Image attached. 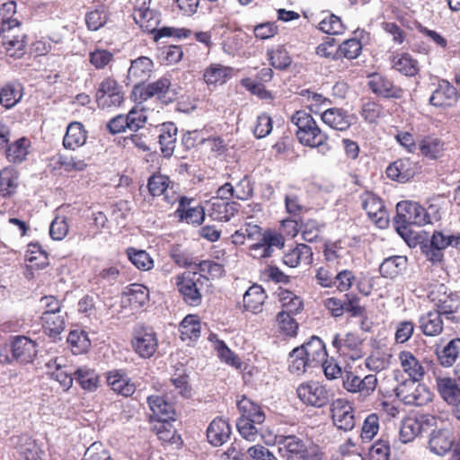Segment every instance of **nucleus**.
Here are the masks:
<instances>
[{
    "instance_id": "nucleus-1",
    "label": "nucleus",
    "mask_w": 460,
    "mask_h": 460,
    "mask_svg": "<svg viewBox=\"0 0 460 460\" xmlns=\"http://www.w3.org/2000/svg\"><path fill=\"white\" fill-rule=\"evenodd\" d=\"M290 120L297 128L296 136L298 141L309 147H318L323 154L329 151L328 136L322 131L312 115L304 110L294 112Z\"/></svg>"
},
{
    "instance_id": "nucleus-2",
    "label": "nucleus",
    "mask_w": 460,
    "mask_h": 460,
    "mask_svg": "<svg viewBox=\"0 0 460 460\" xmlns=\"http://www.w3.org/2000/svg\"><path fill=\"white\" fill-rule=\"evenodd\" d=\"M430 223V217L423 207L416 202L403 200L396 205L394 226L397 233L404 239L410 234L409 226H425Z\"/></svg>"
},
{
    "instance_id": "nucleus-3",
    "label": "nucleus",
    "mask_w": 460,
    "mask_h": 460,
    "mask_svg": "<svg viewBox=\"0 0 460 460\" xmlns=\"http://www.w3.org/2000/svg\"><path fill=\"white\" fill-rule=\"evenodd\" d=\"M133 18L136 23L144 31L155 33V40H158L163 37H174L178 39L188 38L190 34V31L187 29L163 27L157 30L159 16L151 9L141 11V13H133Z\"/></svg>"
},
{
    "instance_id": "nucleus-4",
    "label": "nucleus",
    "mask_w": 460,
    "mask_h": 460,
    "mask_svg": "<svg viewBox=\"0 0 460 460\" xmlns=\"http://www.w3.org/2000/svg\"><path fill=\"white\" fill-rule=\"evenodd\" d=\"M1 32L6 53L15 58L22 57L25 53L26 36L21 31L20 22L15 19L4 20Z\"/></svg>"
},
{
    "instance_id": "nucleus-5",
    "label": "nucleus",
    "mask_w": 460,
    "mask_h": 460,
    "mask_svg": "<svg viewBox=\"0 0 460 460\" xmlns=\"http://www.w3.org/2000/svg\"><path fill=\"white\" fill-rule=\"evenodd\" d=\"M420 380L408 379L394 389L395 395L406 405L422 406L431 401L429 388L419 383Z\"/></svg>"
},
{
    "instance_id": "nucleus-6",
    "label": "nucleus",
    "mask_w": 460,
    "mask_h": 460,
    "mask_svg": "<svg viewBox=\"0 0 460 460\" xmlns=\"http://www.w3.org/2000/svg\"><path fill=\"white\" fill-rule=\"evenodd\" d=\"M296 394L305 404L315 408L326 406L333 397L332 389L315 381L301 384Z\"/></svg>"
},
{
    "instance_id": "nucleus-7",
    "label": "nucleus",
    "mask_w": 460,
    "mask_h": 460,
    "mask_svg": "<svg viewBox=\"0 0 460 460\" xmlns=\"http://www.w3.org/2000/svg\"><path fill=\"white\" fill-rule=\"evenodd\" d=\"M208 279L197 273H188L178 278L177 288L183 300L190 305L201 304V289Z\"/></svg>"
},
{
    "instance_id": "nucleus-8",
    "label": "nucleus",
    "mask_w": 460,
    "mask_h": 460,
    "mask_svg": "<svg viewBox=\"0 0 460 460\" xmlns=\"http://www.w3.org/2000/svg\"><path fill=\"white\" fill-rule=\"evenodd\" d=\"M448 246L460 250V234L435 232L431 237L430 244L422 246V251L429 261L437 263L442 261V251Z\"/></svg>"
},
{
    "instance_id": "nucleus-9",
    "label": "nucleus",
    "mask_w": 460,
    "mask_h": 460,
    "mask_svg": "<svg viewBox=\"0 0 460 460\" xmlns=\"http://www.w3.org/2000/svg\"><path fill=\"white\" fill-rule=\"evenodd\" d=\"M429 300L434 305V311L439 313L447 319H452L451 315L460 307V300L457 295L452 292L447 293L444 285H438L429 295Z\"/></svg>"
},
{
    "instance_id": "nucleus-10",
    "label": "nucleus",
    "mask_w": 460,
    "mask_h": 460,
    "mask_svg": "<svg viewBox=\"0 0 460 460\" xmlns=\"http://www.w3.org/2000/svg\"><path fill=\"white\" fill-rule=\"evenodd\" d=\"M124 100L121 87L112 78H105L99 85L96 102L101 109L118 108Z\"/></svg>"
},
{
    "instance_id": "nucleus-11",
    "label": "nucleus",
    "mask_w": 460,
    "mask_h": 460,
    "mask_svg": "<svg viewBox=\"0 0 460 460\" xmlns=\"http://www.w3.org/2000/svg\"><path fill=\"white\" fill-rule=\"evenodd\" d=\"M132 346L141 358L152 357L158 347L156 333L152 328L137 326L134 331Z\"/></svg>"
},
{
    "instance_id": "nucleus-12",
    "label": "nucleus",
    "mask_w": 460,
    "mask_h": 460,
    "mask_svg": "<svg viewBox=\"0 0 460 460\" xmlns=\"http://www.w3.org/2000/svg\"><path fill=\"white\" fill-rule=\"evenodd\" d=\"M257 241L250 248L251 254L255 259L270 257L275 249L280 250L285 244L283 235L270 230L264 232L262 237Z\"/></svg>"
},
{
    "instance_id": "nucleus-13",
    "label": "nucleus",
    "mask_w": 460,
    "mask_h": 460,
    "mask_svg": "<svg viewBox=\"0 0 460 460\" xmlns=\"http://www.w3.org/2000/svg\"><path fill=\"white\" fill-rule=\"evenodd\" d=\"M332 419L333 424L344 431L353 429L356 424L354 409L350 403L344 399H337L331 406Z\"/></svg>"
},
{
    "instance_id": "nucleus-14",
    "label": "nucleus",
    "mask_w": 460,
    "mask_h": 460,
    "mask_svg": "<svg viewBox=\"0 0 460 460\" xmlns=\"http://www.w3.org/2000/svg\"><path fill=\"white\" fill-rule=\"evenodd\" d=\"M432 420L433 417L429 415H420L403 419L399 430L400 441L404 444L411 442L420 434L426 431V427L429 425Z\"/></svg>"
},
{
    "instance_id": "nucleus-15",
    "label": "nucleus",
    "mask_w": 460,
    "mask_h": 460,
    "mask_svg": "<svg viewBox=\"0 0 460 460\" xmlns=\"http://www.w3.org/2000/svg\"><path fill=\"white\" fill-rule=\"evenodd\" d=\"M174 397L172 391L170 394L165 393L164 396L150 395L147 397L149 408L158 421L164 423L174 420L175 413L172 406Z\"/></svg>"
},
{
    "instance_id": "nucleus-16",
    "label": "nucleus",
    "mask_w": 460,
    "mask_h": 460,
    "mask_svg": "<svg viewBox=\"0 0 460 460\" xmlns=\"http://www.w3.org/2000/svg\"><path fill=\"white\" fill-rule=\"evenodd\" d=\"M360 201L363 209L367 212L369 218L380 228L385 227L387 218L382 199L376 195L366 191L360 195Z\"/></svg>"
},
{
    "instance_id": "nucleus-17",
    "label": "nucleus",
    "mask_w": 460,
    "mask_h": 460,
    "mask_svg": "<svg viewBox=\"0 0 460 460\" xmlns=\"http://www.w3.org/2000/svg\"><path fill=\"white\" fill-rule=\"evenodd\" d=\"M277 443L279 453L287 460H302L306 453V445L295 435L281 436Z\"/></svg>"
},
{
    "instance_id": "nucleus-18",
    "label": "nucleus",
    "mask_w": 460,
    "mask_h": 460,
    "mask_svg": "<svg viewBox=\"0 0 460 460\" xmlns=\"http://www.w3.org/2000/svg\"><path fill=\"white\" fill-rule=\"evenodd\" d=\"M367 85L375 94L383 98L401 99L403 95L402 89L379 74L370 75Z\"/></svg>"
},
{
    "instance_id": "nucleus-19",
    "label": "nucleus",
    "mask_w": 460,
    "mask_h": 460,
    "mask_svg": "<svg viewBox=\"0 0 460 460\" xmlns=\"http://www.w3.org/2000/svg\"><path fill=\"white\" fill-rule=\"evenodd\" d=\"M154 63L147 57H139L131 61V65L128 70V84L135 86H141L142 83L146 81L153 71Z\"/></svg>"
},
{
    "instance_id": "nucleus-20",
    "label": "nucleus",
    "mask_w": 460,
    "mask_h": 460,
    "mask_svg": "<svg viewBox=\"0 0 460 460\" xmlns=\"http://www.w3.org/2000/svg\"><path fill=\"white\" fill-rule=\"evenodd\" d=\"M455 443L454 434L449 429L442 428L434 429L429 439V450L438 456H445Z\"/></svg>"
},
{
    "instance_id": "nucleus-21",
    "label": "nucleus",
    "mask_w": 460,
    "mask_h": 460,
    "mask_svg": "<svg viewBox=\"0 0 460 460\" xmlns=\"http://www.w3.org/2000/svg\"><path fill=\"white\" fill-rule=\"evenodd\" d=\"M170 86L171 81L166 77H162L155 83L146 85L135 86L133 93L136 96V99L139 102H146L153 97H157L159 100H163Z\"/></svg>"
},
{
    "instance_id": "nucleus-22",
    "label": "nucleus",
    "mask_w": 460,
    "mask_h": 460,
    "mask_svg": "<svg viewBox=\"0 0 460 460\" xmlns=\"http://www.w3.org/2000/svg\"><path fill=\"white\" fill-rule=\"evenodd\" d=\"M12 355L21 363L31 362L37 354L36 343L25 336H16L12 341Z\"/></svg>"
},
{
    "instance_id": "nucleus-23",
    "label": "nucleus",
    "mask_w": 460,
    "mask_h": 460,
    "mask_svg": "<svg viewBox=\"0 0 460 460\" xmlns=\"http://www.w3.org/2000/svg\"><path fill=\"white\" fill-rule=\"evenodd\" d=\"M208 213L213 220L229 221L237 213V204L220 198H212L208 201Z\"/></svg>"
},
{
    "instance_id": "nucleus-24",
    "label": "nucleus",
    "mask_w": 460,
    "mask_h": 460,
    "mask_svg": "<svg viewBox=\"0 0 460 460\" xmlns=\"http://www.w3.org/2000/svg\"><path fill=\"white\" fill-rule=\"evenodd\" d=\"M456 89L446 80L438 83L429 98V103L435 107H449L456 102Z\"/></svg>"
},
{
    "instance_id": "nucleus-25",
    "label": "nucleus",
    "mask_w": 460,
    "mask_h": 460,
    "mask_svg": "<svg viewBox=\"0 0 460 460\" xmlns=\"http://www.w3.org/2000/svg\"><path fill=\"white\" fill-rule=\"evenodd\" d=\"M107 383L116 394L128 397L136 391L135 385L121 370H112L107 374Z\"/></svg>"
},
{
    "instance_id": "nucleus-26",
    "label": "nucleus",
    "mask_w": 460,
    "mask_h": 460,
    "mask_svg": "<svg viewBox=\"0 0 460 460\" xmlns=\"http://www.w3.org/2000/svg\"><path fill=\"white\" fill-rule=\"evenodd\" d=\"M299 349L303 350V354L314 367L320 365V363L327 358L325 345L323 341L316 336L311 337L310 340L300 346Z\"/></svg>"
},
{
    "instance_id": "nucleus-27",
    "label": "nucleus",
    "mask_w": 460,
    "mask_h": 460,
    "mask_svg": "<svg viewBox=\"0 0 460 460\" xmlns=\"http://www.w3.org/2000/svg\"><path fill=\"white\" fill-rule=\"evenodd\" d=\"M170 182L169 178L164 174L156 173L151 175L147 181V189L150 195L153 197L164 195V199L167 203H174L177 200V197L174 192H172V196L169 195Z\"/></svg>"
},
{
    "instance_id": "nucleus-28",
    "label": "nucleus",
    "mask_w": 460,
    "mask_h": 460,
    "mask_svg": "<svg viewBox=\"0 0 460 460\" xmlns=\"http://www.w3.org/2000/svg\"><path fill=\"white\" fill-rule=\"evenodd\" d=\"M230 435V425L221 418L213 420L207 429L208 439L214 447L222 446L229 439Z\"/></svg>"
},
{
    "instance_id": "nucleus-29",
    "label": "nucleus",
    "mask_w": 460,
    "mask_h": 460,
    "mask_svg": "<svg viewBox=\"0 0 460 460\" xmlns=\"http://www.w3.org/2000/svg\"><path fill=\"white\" fill-rule=\"evenodd\" d=\"M400 366L409 379L421 380L425 375V368L419 359L410 351H401L398 355Z\"/></svg>"
},
{
    "instance_id": "nucleus-30",
    "label": "nucleus",
    "mask_w": 460,
    "mask_h": 460,
    "mask_svg": "<svg viewBox=\"0 0 460 460\" xmlns=\"http://www.w3.org/2000/svg\"><path fill=\"white\" fill-rule=\"evenodd\" d=\"M283 263L290 268H296L300 263L310 265L313 261V251L310 246L299 243L283 255Z\"/></svg>"
},
{
    "instance_id": "nucleus-31",
    "label": "nucleus",
    "mask_w": 460,
    "mask_h": 460,
    "mask_svg": "<svg viewBox=\"0 0 460 460\" xmlns=\"http://www.w3.org/2000/svg\"><path fill=\"white\" fill-rule=\"evenodd\" d=\"M414 174V164L408 158L398 159L391 164L386 169L387 177L400 182L409 181Z\"/></svg>"
},
{
    "instance_id": "nucleus-32",
    "label": "nucleus",
    "mask_w": 460,
    "mask_h": 460,
    "mask_svg": "<svg viewBox=\"0 0 460 460\" xmlns=\"http://www.w3.org/2000/svg\"><path fill=\"white\" fill-rule=\"evenodd\" d=\"M191 199L186 197H181L179 200V207L176 212L181 219H184L189 224L200 225L205 219V209L201 206H190Z\"/></svg>"
},
{
    "instance_id": "nucleus-33",
    "label": "nucleus",
    "mask_w": 460,
    "mask_h": 460,
    "mask_svg": "<svg viewBox=\"0 0 460 460\" xmlns=\"http://www.w3.org/2000/svg\"><path fill=\"white\" fill-rule=\"evenodd\" d=\"M177 127L172 122H165L159 128V144L164 157H171L174 152Z\"/></svg>"
},
{
    "instance_id": "nucleus-34",
    "label": "nucleus",
    "mask_w": 460,
    "mask_h": 460,
    "mask_svg": "<svg viewBox=\"0 0 460 460\" xmlns=\"http://www.w3.org/2000/svg\"><path fill=\"white\" fill-rule=\"evenodd\" d=\"M233 68L218 63L209 65L203 74L208 85H217L226 83L233 76Z\"/></svg>"
},
{
    "instance_id": "nucleus-35",
    "label": "nucleus",
    "mask_w": 460,
    "mask_h": 460,
    "mask_svg": "<svg viewBox=\"0 0 460 460\" xmlns=\"http://www.w3.org/2000/svg\"><path fill=\"white\" fill-rule=\"evenodd\" d=\"M418 146L423 156L432 160L441 157L446 150V143L435 135L424 137Z\"/></svg>"
},
{
    "instance_id": "nucleus-36",
    "label": "nucleus",
    "mask_w": 460,
    "mask_h": 460,
    "mask_svg": "<svg viewBox=\"0 0 460 460\" xmlns=\"http://www.w3.org/2000/svg\"><path fill=\"white\" fill-rule=\"evenodd\" d=\"M436 385L440 396L449 404L457 402L460 397V378L458 383L448 376H438Z\"/></svg>"
},
{
    "instance_id": "nucleus-37",
    "label": "nucleus",
    "mask_w": 460,
    "mask_h": 460,
    "mask_svg": "<svg viewBox=\"0 0 460 460\" xmlns=\"http://www.w3.org/2000/svg\"><path fill=\"white\" fill-rule=\"evenodd\" d=\"M87 133L84 125L80 122H72L66 128V135L63 139L65 148L75 150L86 142Z\"/></svg>"
},
{
    "instance_id": "nucleus-38",
    "label": "nucleus",
    "mask_w": 460,
    "mask_h": 460,
    "mask_svg": "<svg viewBox=\"0 0 460 460\" xmlns=\"http://www.w3.org/2000/svg\"><path fill=\"white\" fill-rule=\"evenodd\" d=\"M322 120L330 128L336 130H345L349 128L351 124V119L348 113L338 108L324 111L322 114Z\"/></svg>"
},
{
    "instance_id": "nucleus-39",
    "label": "nucleus",
    "mask_w": 460,
    "mask_h": 460,
    "mask_svg": "<svg viewBox=\"0 0 460 460\" xmlns=\"http://www.w3.org/2000/svg\"><path fill=\"white\" fill-rule=\"evenodd\" d=\"M42 326L48 335L57 339L66 327V313L42 314Z\"/></svg>"
},
{
    "instance_id": "nucleus-40",
    "label": "nucleus",
    "mask_w": 460,
    "mask_h": 460,
    "mask_svg": "<svg viewBox=\"0 0 460 460\" xmlns=\"http://www.w3.org/2000/svg\"><path fill=\"white\" fill-rule=\"evenodd\" d=\"M420 328L426 336H438L443 331V322L439 313L429 311L419 319Z\"/></svg>"
},
{
    "instance_id": "nucleus-41",
    "label": "nucleus",
    "mask_w": 460,
    "mask_h": 460,
    "mask_svg": "<svg viewBox=\"0 0 460 460\" xmlns=\"http://www.w3.org/2000/svg\"><path fill=\"white\" fill-rule=\"evenodd\" d=\"M267 295L260 285H252L243 295V305L246 310L254 314L261 312Z\"/></svg>"
},
{
    "instance_id": "nucleus-42",
    "label": "nucleus",
    "mask_w": 460,
    "mask_h": 460,
    "mask_svg": "<svg viewBox=\"0 0 460 460\" xmlns=\"http://www.w3.org/2000/svg\"><path fill=\"white\" fill-rule=\"evenodd\" d=\"M123 296L133 308L137 309L148 302L149 290L142 284L134 283L126 288Z\"/></svg>"
},
{
    "instance_id": "nucleus-43",
    "label": "nucleus",
    "mask_w": 460,
    "mask_h": 460,
    "mask_svg": "<svg viewBox=\"0 0 460 460\" xmlns=\"http://www.w3.org/2000/svg\"><path fill=\"white\" fill-rule=\"evenodd\" d=\"M19 185V173L13 167H5L0 171V195L11 197L16 192Z\"/></svg>"
},
{
    "instance_id": "nucleus-44",
    "label": "nucleus",
    "mask_w": 460,
    "mask_h": 460,
    "mask_svg": "<svg viewBox=\"0 0 460 460\" xmlns=\"http://www.w3.org/2000/svg\"><path fill=\"white\" fill-rule=\"evenodd\" d=\"M392 67L406 76H414L419 72L418 61L408 53L394 55Z\"/></svg>"
},
{
    "instance_id": "nucleus-45",
    "label": "nucleus",
    "mask_w": 460,
    "mask_h": 460,
    "mask_svg": "<svg viewBox=\"0 0 460 460\" xmlns=\"http://www.w3.org/2000/svg\"><path fill=\"white\" fill-rule=\"evenodd\" d=\"M22 86L19 83H8L0 89V104L12 109L22 98Z\"/></svg>"
},
{
    "instance_id": "nucleus-46",
    "label": "nucleus",
    "mask_w": 460,
    "mask_h": 460,
    "mask_svg": "<svg viewBox=\"0 0 460 460\" xmlns=\"http://www.w3.org/2000/svg\"><path fill=\"white\" fill-rule=\"evenodd\" d=\"M110 21V12L107 6L101 4L90 10L85 14V23L88 30L96 31Z\"/></svg>"
},
{
    "instance_id": "nucleus-47",
    "label": "nucleus",
    "mask_w": 460,
    "mask_h": 460,
    "mask_svg": "<svg viewBox=\"0 0 460 460\" xmlns=\"http://www.w3.org/2000/svg\"><path fill=\"white\" fill-rule=\"evenodd\" d=\"M406 265V257L392 256L384 260L379 267V271L383 277L394 279L405 270Z\"/></svg>"
},
{
    "instance_id": "nucleus-48",
    "label": "nucleus",
    "mask_w": 460,
    "mask_h": 460,
    "mask_svg": "<svg viewBox=\"0 0 460 460\" xmlns=\"http://www.w3.org/2000/svg\"><path fill=\"white\" fill-rule=\"evenodd\" d=\"M237 407L242 413L240 418H247L257 424H261L265 420V414L261 407L246 397L237 402Z\"/></svg>"
},
{
    "instance_id": "nucleus-49",
    "label": "nucleus",
    "mask_w": 460,
    "mask_h": 460,
    "mask_svg": "<svg viewBox=\"0 0 460 460\" xmlns=\"http://www.w3.org/2000/svg\"><path fill=\"white\" fill-rule=\"evenodd\" d=\"M74 376L75 381L84 390L93 392L97 389L99 376L93 369L87 367H81L74 372Z\"/></svg>"
},
{
    "instance_id": "nucleus-50",
    "label": "nucleus",
    "mask_w": 460,
    "mask_h": 460,
    "mask_svg": "<svg viewBox=\"0 0 460 460\" xmlns=\"http://www.w3.org/2000/svg\"><path fill=\"white\" fill-rule=\"evenodd\" d=\"M288 370L290 373L301 376L309 368L314 367L303 354V350L299 347L295 348L288 355Z\"/></svg>"
},
{
    "instance_id": "nucleus-51",
    "label": "nucleus",
    "mask_w": 460,
    "mask_h": 460,
    "mask_svg": "<svg viewBox=\"0 0 460 460\" xmlns=\"http://www.w3.org/2000/svg\"><path fill=\"white\" fill-rule=\"evenodd\" d=\"M99 282L110 286L122 282L124 279L123 266L120 263H114L103 267L97 274Z\"/></svg>"
},
{
    "instance_id": "nucleus-52",
    "label": "nucleus",
    "mask_w": 460,
    "mask_h": 460,
    "mask_svg": "<svg viewBox=\"0 0 460 460\" xmlns=\"http://www.w3.org/2000/svg\"><path fill=\"white\" fill-rule=\"evenodd\" d=\"M261 228L255 224L246 222L240 229L236 230L231 236L234 244H243L245 239L257 241L262 237Z\"/></svg>"
},
{
    "instance_id": "nucleus-53",
    "label": "nucleus",
    "mask_w": 460,
    "mask_h": 460,
    "mask_svg": "<svg viewBox=\"0 0 460 460\" xmlns=\"http://www.w3.org/2000/svg\"><path fill=\"white\" fill-rule=\"evenodd\" d=\"M332 343L339 353L345 355L350 350H357L361 340L357 334L349 332L345 335L336 334Z\"/></svg>"
},
{
    "instance_id": "nucleus-54",
    "label": "nucleus",
    "mask_w": 460,
    "mask_h": 460,
    "mask_svg": "<svg viewBox=\"0 0 460 460\" xmlns=\"http://www.w3.org/2000/svg\"><path fill=\"white\" fill-rule=\"evenodd\" d=\"M30 142L27 138L22 137L8 146L6 149V158L13 164H20L25 160L28 155Z\"/></svg>"
},
{
    "instance_id": "nucleus-55",
    "label": "nucleus",
    "mask_w": 460,
    "mask_h": 460,
    "mask_svg": "<svg viewBox=\"0 0 460 460\" xmlns=\"http://www.w3.org/2000/svg\"><path fill=\"white\" fill-rule=\"evenodd\" d=\"M17 448L26 460H38L41 450L35 440L27 435L18 438Z\"/></svg>"
},
{
    "instance_id": "nucleus-56",
    "label": "nucleus",
    "mask_w": 460,
    "mask_h": 460,
    "mask_svg": "<svg viewBox=\"0 0 460 460\" xmlns=\"http://www.w3.org/2000/svg\"><path fill=\"white\" fill-rule=\"evenodd\" d=\"M460 355V339L452 340L438 352V358L443 367H451Z\"/></svg>"
},
{
    "instance_id": "nucleus-57",
    "label": "nucleus",
    "mask_w": 460,
    "mask_h": 460,
    "mask_svg": "<svg viewBox=\"0 0 460 460\" xmlns=\"http://www.w3.org/2000/svg\"><path fill=\"white\" fill-rule=\"evenodd\" d=\"M182 341L196 340L200 335V323L195 315H187L180 324Z\"/></svg>"
},
{
    "instance_id": "nucleus-58",
    "label": "nucleus",
    "mask_w": 460,
    "mask_h": 460,
    "mask_svg": "<svg viewBox=\"0 0 460 460\" xmlns=\"http://www.w3.org/2000/svg\"><path fill=\"white\" fill-rule=\"evenodd\" d=\"M27 261L32 263V267L43 269L49 265L48 253L39 243H30L25 253Z\"/></svg>"
},
{
    "instance_id": "nucleus-59",
    "label": "nucleus",
    "mask_w": 460,
    "mask_h": 460,
    "mask_svg": "<svg viewBox=\"0 0 460 460\" xmlns=\"http://www.w3.org/2000/svg\"><path fill=\"white\" fill-rule=\"evenodd\" d=\"M67 342L70 344L74 354H81L88 350L91 341L88 335L84 331H71L67 337Z\"/></svg>"
},
{
    "instance_id": "nucleus-60",
    "label": "nucleus",
    "mask_w": 460,
    "mask_h": 460,
    "mask_svg": "<svg viewBox=\"0 0 460 460\" xmlns=\"http://www.w3.org/2000/svg\"><path fill=\"white\" fill-rule=\"evenodd\" d=\"M323 227V224H321L314 219H308L305 221L300 226L303 240L307 243L317 242L321 239V233Z\"/></svg>"
},
{
    "instance_id": "nucleus-61",
    "label": "nucleus",
    "mask_w": 460,
    "mask_h": 460,
    "mask_svg": "<svg viewBox=\"0 0 460 460\" xmlns=\"http://www.w3.org/2000/svg\"><path fill=\"white\" fill-rule=\"evenodd\" d=\"M128 260L139 270H149L154 267V261L144 250L128 248L127 250Z\"/></svg>"
},
{
    "instance_id": "nucleus-62",
    "label": "nucleus",
    "mask_w": 460,
    "mask_h": 460,
    "mask_svg": "<svg viewBox=\"0 0 460 460\" xmlns=\"http://www.w3.org/2000/svg\"><path fill=\"white\" fill-rule=\"evenodd\" d=\"M320 31L326 34L339 35L345 31V26L340 17L334 14L326 15L318 24Z\"/></svg>"
},
{
    "instance_id": "nucleus-63",
    "label": "nucleus",
    "mask_w": 460,
    "mask_h": 460,
    "mask_svg": "<svg viewBox=\"0 0 460 460\" xmlns=\"http://www.w3.org/2000/svg\"><path fill=\"white\" fill-rule=\"evenodd\" d=\"M362 50V44L360 40L353 38L344 40L338 48L339 58H345L347 59L357 58Z\"/></svg>"
},
{
    "instance_id": "nucleus-64",
    "label": "nucleus",
    "mask_w": 460,
    "mask_h": 460,
    "mask_svg": "<svg viewBox=\"0 0 460 460\" xmlns=\"http://www.w3.org/2000/svg\"><path fill=\"white\" fill-rule=\"evenodd\" d=\"M268 57L270 65L277 69H285L291 64V58L283 46H278L276 49L269 50Z\"/></svg>"
}]
</instances>
